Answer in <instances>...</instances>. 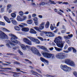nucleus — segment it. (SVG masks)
I'll return each instance as SVG.
<instances>
[{"label":"nucleus","instance_id":"f03ea898","mask_svg":"<svg viewBox=\"0 0 77 77\" xmlns=\"http://www.w3.org/2000/svg\"><path fill=\"white\" fill-rule=\"evenodd\" d=\"M9 35L11 37V42L14 44H18V41L17 40H15L17 39L18 38L16 35L12 34H9Z\"/></svg>","mask_w":77,"mask_h":77},{"label":"nucleus","instance_id":"7ed1b4c3","mask_svg":"<svg viewBox=\"0 0 77 77\" xmlns=\"http://www.w3.org/2000/svg\"><path fill=\"white\" fill-rule=\"evenodd\" d=\"M44 34L48 35H49V37H53L55 36L54 34V33H53L52 32H51L42 31L40 33V35H41V36H44Z\"/></svg>","mask_w":77,"mask_h":77},{"label":"nucleus","instance_id":"1a4fd4ad","mask_svg":"<svg viewBox=\"0 0 77 77\" xmlns=\"http://www.w3.org/2000/svg\"><path fill=\"white\" fill-rule=\"evenodd\" d=\"M28 38L30 39V40L33 41V42H36L37 44H39L40 43V42L38 39H36L34 38L33 37H28Z\"/></svg>","mask_w":77,"mask_h":77},{"label":"nucleus","instance_id":"338daca9","mask_svg":"<svg viewBox=\"0 0 77 77\" xmlns=\"http://www.w3.org/2000/svg\"><path fill=\"white\" fill-rule=\"evenodd\" d=\"M38 17L40 18H42V16L41 15H39Z\"/></svg>","mask_w":77,"mask_h":77},{"label":"nucleus","instance_id":"6e6d98bb","mask_svg":"<svg viewBox=\"0 0 77 77\" xmlns=\"http://www.w3.org/2000/svg\"><path fill=\"white\" fill-rule=\"evenodd\" d=\"M46 77H54V76H52V75H49L48 74H47L46 75Z\"/></svg>","mask_w":77,"mask_h":77},{"label":"nucleus","instance_id":"4d7b16f0","mask_svg":"<svg viewBox=\"0 0 77 77\" xmlns=\"http://www.w3.org/2000/svg\"><path fill=\"white\" fill-rule=\"evenodd\" d=\"M36 70L37 71H38V72H40V73H42V72L41 71V70H40V69H36Z\"/></svg>","mask_w":77,"mask_h":77},{"label":"nucleus","instance_id":"bb28decb","mask_svg":"<svg viewBox=\"0 0 77 77\" xmlns=\"http://www.w3.org/2000/svg\"><path fill=\"white\" fill-rule=\"evenodd\" d=\"M34 29L35 30H37V31L39 32H41V31L40 30L39 27H38L35 26L34 27Z\"/></svg>","mask_w":77,"mask_h":77},{"label":"nucleus","instance_id":"ea45409f","mask_svg":"<svg viewBox=\"0 0 77 77\" xmlns=\"http://www.w3.org/2000/svg\"><path fill=\"white\" fill-rule=\"evenodd\" d=\"M8 72H11V73H15V74H21L20 72H15L12 71H9Z\"/></svg>","mask_w":77,"mask_h":77},{"label":"nucleus","instance_id":"3c124183","mask_svg":"<svg viewBox=\"0 0 77 77\" xmlns=\"http://www.w3.org/2000/svg\"><path fill=\"white\" fill-rule=\"evenodd\" d=\"M64 38L65 39H69V38L68 37V36H64Z\"/></svg>","mask_w":77,"mask_h":77},{"label":"nucleus","instance_id":"7c9ffc66","mask_svg":"<svg viewBox=\"0 0 77 77\" xmlns=\"http://www.w3.org/2000/svg\"><path fill=\"white\" fill-rule=\"evenodd\" d=\"M13 74H14L13 75V77H19L20 76V75H18L16 73H13Z\"/></svg>","mask_w":77,"mask_h":77},{"label":"nucleus","instance_id":"e2e57ef3","mask_svg":"<svg viewBox=\"0 0 77 77\" xmlns=\"http://www.w3.org/2000/svg\"><path fill=\"white\" fill-rule=\"evenodd\" d=\"M62 27L63 29H64V30H66V28H65V26L63 25Z\"/></svg>","mask_w":77,"mask_h":77},{"label":"nucleus","instance_id":"cd10ccee","mask_svg":"<svg viewBox=\"0 0 77 77\" xmlns=\"http://www.w3.org/2000/svg\"><path fill=\"white\" fill-rule=\"evenodd\" d=\"M16 70H17L16 71L17 72H23V73H26V74H27V72H24L20 70V69L17 68L16 69Z\"/></svg>","mask_w":77,"mask_h":77},{"label":"nucleus","instance_id":"20e7f679","mask_svg":"<svg viewBox=\"0 0 77 77\" xmlns=\"http://www.w3.org/2000/svg\"><path fill=\"white\" fill-rule=\"evenodd\" d=\"M60 68L61 69L63 70L64 71H65V72H66L71 71L72 69L71 68L67 66L66 65H64L63 66L62 65H61Z\"/></svg>","mask_w":77,"mask_h":77},{"label":"nucleus","instance_id":"f704fd0d","mask_svg":"<svg viewBox=\"0 0 77 77\" xmlns=\"http://www.w3.org/2000/svg\"><path fill=\"white\" fill-rule=\"evenodd\" d=\"M72 48H73V47H71L69 48L68 49V51H71L72 49Z\"/></svg>","mask_w":77,"mask_h":77},{"label":"nucleus","instance_id":"c756f323","mask_svg":"<svg viewBox=\"0 0 77 77\" xmlns=\"http://www.w3.org/2000/svg\"><path fill=\"white\" fill-rule=\"evenodd\" d=\"M7 10H9V9H11L12 8V5L11 4H8L7 6Z\"/></svg>","mask_w":77,"mask_h":77},{"label":"nucleus","instance_id":"c85d7f7f","mask_svg":"<svg viewBox=\"0 0 77 77\" xmlns=\"http://www.w3.org/2000/svg\"><path fill=\"white\" fill-rule=\"evenodd\" d=\"M11 16L13 18H15L16 17V14L14 13H13L11 14Z\"/></svg>","mask_w":77,"mask_h":77},{"label":"nucleus","instance_id":"4be33fe9","mask_svg":"<svg viewBox=\"0 0 77 77\" xmlns=\"http://www.w3.org/2000/svg\"><path fill=\"white\" fill-rule=\"evenodd\" d=\"M37 47L39 48L42 49V50H46V48H45V47L44 46L38 45L37 46Z\"/></svg>","mask_w":77,"mask_h":77},{"label":"nucleus","instance_id":"412c9836","mask_svg":"<svg viewBox=\"0 0 77 77\" xmlns=\"http://www.w3.org/2000/svg\"><path fill=\"white\" fill-rule=\"evenodd\" d=\"M14 28L16 30H17V31H20L21 30V28L17 26H15Z\"/></svg>","mask_w":77,"mask_h":77},{"label":"nucleus","instance_id":"39448f33","mask_svg":"<svg viewBox=\"0 0 77 77\" xmlns=\"http://www.w3.org/2000/svg\"><path fill=\"white\" fill-rule=\"evenodd\" d=\"M56 56L57 58H58V59H65V58L66 55H65V53L60 52L58 53L56 55Z\"/></svg>","mask_w":77,"mask_h":77},{"label":"nucleus","instance_id":"774afa93","mask_svg":"<svg viewBox=\"0 0 77 77\" xmlns=\"http://www.w3.org/2000/svg\"><path fill=\"white\" fill-rule=\"evenodd\" d=\"M63 4H64L65 5H68V3L67 2H64L63 3Z\"/></svg>","mask_w":77,"mask_h":77},{"label":"nucleus","instance_id":"b1692460","mask_svg":"<svg viewBox=\"0 0 77 77\" xmlns=\"http://www.w3.org/2000/svg\"><path fill=\"white\" fill-rule=\"evenodd\" d=\"M49 26H50V22H49V21H47L45 25V28H46V29L48 28Z\"/></svg>","mask_w":77,"mask_h":77},{"label":"nucleus","instance_id":"13d9d810","mask_svg":"<svg viewBox=\"0 0 77 77\" xmlns=\"http://www.w3.org/2000/svg\"><path fill=\"white\" fill-rule=\"evenodd\" d=\"M26 19V16H23V18L22 19V21H24V20H25Z\"/></svg>","mask_w":77,"mask_h":77},{"label":"nucleus","instance_id":"79ce46f5","mask_svg":"<svg viewBox=\"0 0 77 77\" xmlns=\"http://www.w3.org/2000/svg\"><path fill=\"white\" fill-rule=\"evenodd\" d=\"M14 64H16V65H20V63L17 61L14 62Z\"/></svg>","mask_w":77,"mask_h":77},{"label":"nucleus","instance_id":"393cba45","mask_svg":"<svg viewBox=\"0 0 77 77\" xmlns=\"http://www.w3.org/2000/svg\"><path fill=\"white\" fill-rule=\"evenodd\" d=\"M30 72H31V73L32 74H33V75H36L37 76H38V75H36V74H37V73L35 71L33 70H31ZM33 73H35V74H34Z\"/></svg>","mask_w":77,"mask_h":77},{"label":"nucleus","instance_id":"f3484780","mask_svg":"<svg viewBox=\"0 0 77 77\" xmlns=\"http://www.w3.org/2000/svg\"><path fill=\"white\" fill-rule=\"evenodd\" d=\"M69 65L71 66H73V67H74L75 65V63H74V62L72 61H70Z\"/></svg>","mask_w":77,"mask_h":77},{"label":"nucleus","instance_id":"423d86ee","mask_svg":"<svg viewBox=\"0 0 77 77\" xmlns=\"http://www.w3.org/2000/svg\"><path fill=\"white\" fill-rule=\"evenodd\" d=\"M31 51L35 54H37L39 56H41V54L39 53L38 50H37L34 47H32L31 48Z\"/></svg>","mask_w":77,"mask_h":77},{"label":"nucleus","instance_id":"e433bc0d","mask_svg":"<svg viewBox=\"0 0 77 77\" xmlns=\"http://www.w3.org/2000/svg\"><path fill=\"white\" fill-rule=\"evenodd\" d=\"M18 52L19 53V54H20V55L21 56H23V55H24L23 53L21 52V51L20 50H19Z\"/></svg>","mask_w":77,"mask_h":77},{"label":"nucleus","instance_id":"0e129e2a","mask_svg":"<svg viewBox=\"0 0 77 77\" xmlns=\"http://www.w3.org/2000/svg\"><path fill=\"white\" fill-rule=\"evenodd\" d=\"M5 69H10V70H11L12 69V68H7Z\"/></svg>","mask_w":77,"mask_h":77},{"label":"nucleus","instance_id":"680f3d73","mask_svg":"<svg viewBox=\"0 0 77 77\" xmlns=\"http://www.w3.org/2000/svg\"><path fill=\"white\" fill-rule=\"evenodd\" d=\"M67 48H68V45H66L64 47V50H66Z\"/></svg>","mask_w":77,"mask_h":77},{"label":"nucleus","instance_id":"58836bf2","mask_svg":"<svg viewBox=\"0 0 77 77\" xmlns=\"http://www.w3.org/2000/svg\"><path fill=\"white\" fill-rule=\"evenodd\" d=\"M0 25H2V26H5V23L0 21Z\"/></svg>","mask_w":77,"mask_h":77},{"label":"nucleus","instance_id":"69168bd1","mask_svg":"<svg viewBox=\"0 0 77 77\" xmlns=\"http://www.w3.org/2000/svg\"><path fill=\"white\" fill-rule=\"evenodd\" d=\"M1 12H3V11H4V8H2L1 9Z\"/></svg>","mask_w":77,"mask_h":77},{"label":"nucleus","instance_id":"aec40b11","mask_svg":"<svg viewBox=\"0 0 77 77\" xmlns=\"http://www.w3.org/2000/svg\"><path fill=\"white\" fill-rule=\"evenodd\" d=\"M71 60L69 59H66L64 61V62L65 63H66V64H68V65H69V63H70V61H71Z\"/></svg>","mask_w":77,"mask_h":77},{"label":"nucleus","instance_id":"ddd939ff","mask_svg":"<svg viewBox=\"0 0 77 77\" xmlns=\"http://www.w3.org/2000/svg\"><path fill=\"white\" fill-rule=\"evenodd\" d=\"M20 47H21L22 50H26L27 49V48H26V47H28L29 46H28V45H26V46L22 44L20 45Z\"/></svg>","mask_w":77,"mask_h":77},{"label":"nucleus","instance_id":"bf43d9fd","mask_svg":"<svg viewBox=\"0 0 77 77\" xmlns=\"http://www.w3.org/2000/svg\"><path fill=\"white\" fill-rule=\"evenodd\" d=\"M36 17V14L34 13V14H32V17Z\"/></svg>","mask_w":77,"mask_h":77},{"label":"nucleus","instance_id":"6e6552de","mask_svg":"<svg viewBox=\"0 0 77 77\" xmlns=\"http://www.w3.org/2000/svg\"><path fill=\"white\" fill-rule=\"evenodd\" d=\"M23 41L26 44L29 45H32V42L28 39L27 38H23Z\"/></svg>","mask_w":77,"mask_h":77},{"label":"nucleus","instance_id":"8fccbe9b","mask_svg":"<svg viewBox=\"0 0 77 77\" xmlns=\"http://www.w3.org/2000/svg\"><path fill=\"white\" fill-rule=\"evenodd\" d=\"M68 37L70 38H72V37H73V35L72 34H71L70 35H68Z\"/></svg>","mask_w":77,"mask_h":77},{"label":"nucleus","instance_id":"2f4dec72","mask_svg":"<svg viewBox=\"0 0 77 77\" xmlns=\"http://www.w3.org/2000/svg\"><path fill=\"white\" fill-rule=\"evenodd\" d=\"M66 42H67V43L69 45L71 44V42H70V41H69V40L68 39H66Z\"/></svg>","mask_w":77,"mask_h":77},{"label":"nucleus","instance_id":"a18cd8bd","mask_svg":"<svg viewBox=\"0 0 77 77\" xmlns=\"http://www.w3.org/2000/svg\"><path fill=\"white\" fill-rule=\"evenodd\" d=\"M33 20L35 21H38V17H36L33 18Z\"/></svg>","mask_w":77,"mask_h":77},{"label":"nucleus","instance_id":"603ef678","mask_svg":"<svg viewBox=\"0 0 77 77\" xmlns=\"http://www.w3.org/2000/svg\"><path fill=\"white\" fill-rule=\"evenodd\" d=\"M6 46L7 47H8L9 48H11V47L10 46V45L9 43H7L6 44Z\"/></svg>","mask_w":77,"mask_h":77},{"label":"nucleus","instance_id":"5701e85b","mask_svg":"<svg viewBox=\"0 0 77 77\" xmlns=\"http://www.w3.org/2000/svg\"><path fill=\"white\" fill-rule=\"evenodd\" d=\"M17 20L18 21H23L22 18H21V17H20V16H17Z\"/></svg>","mask_w":77,"mask_h":77},{"label":"nucleus","instance_id":"864d4df0","mask_svg":"<svg viewBox=\"0 0 77 77\" xmlns=\"http://www.w3.org/2000/svg\"><path fill=\"white\" fill-rule=\"evenodd\" d=\"M19 26L20 27H21V28H24V26L23 25L21 24H20Z\"/></svg>","mask_w":77,"mask_h":77},{"label":"nucleus","instance_id":"09e8293b","mask_svg":"<svg viewBox=\"0 0 77 77\" xmlns=\"http://www.w3.org/2000/svg\"><path fill=\"white\" fill-rule=\"evenodd\" d=\"M34 23H35V24L36 26H38V25H39V23H38V21L34 22Z\"/></svg>","mask_w":77,"mask_h":77},{"label":"nucleus","instance_id":"052dcab7","mask_svg":"<svg viewBox=\"0 0 77 77\" xmlns=\"http://www.w3.org/2000/svg\"><path fill=\"white\" fill-rule=\"evenodd\" d=\"M52 57V59H54L55 57H54V54H52V56H51V57Z\"/></svg>","mask_w":77,"mask_h":77},{"label":"nucleus","instance_id":"a211bd4d","mask_svg":"<svg viewBox=\"0 0 77 77\" xmlns=\"http://www.w3.org/2000/svg\"><path fill=\"white\" fill-rule=\"evenodd\" d=\"M30 32L31 33H32L33 34H36L37 33L36 31H35V30L33 29H30Z\"/></svg>","mask_w":77,"mask_h":77},{"label":"nucleus","instance_id":"c03bdc74","mask_svg":"<svg viewBox=\"0 0 77 77\" xmlns=\"http://www.w3.org/2000/svg\"><path fill=\"white\" fill-rule=\"evenodd\" d=\"M9 43L10 44H11V45H12L13 46H16V45H17L13 43H12V42H9Z\"/></svg>","mask_w":77,"mask_h":77},{"label":"nucleus","instance_id":"72a5a7b5","mask_svg":"<svg viewBox=\"0 0 77 77\" xmlns=\"http://www.w3.org/2000/svg\"><path fill=\"white\" fill-rule=\"evenodd\" d=\"M3 30H4V31H5V32H10L9 30L5 28H3Z\"/></svg>","mask_w":77,"mask_h":77},{"label":"nucleus","instance_id":"a878e982","mask_svg":"<svg viewBox=\"0 0 77 77\" xmlns=\"http://www.w3.org/2000/svg\"><path fill=\"white\" fill-rule=\"evenodd\" d=\"M27 23L29 24H31L33 23V20L32 19L29 20L27 21Z\"/></svg>","mask_w":77,"mask_h":77},{"label":"nucleus","instance_id":"2eb2a0df","mask_svg":"<svg viewBox=\"0 0 77 77\" xmlns=\"http://www.w3.org/2000/svg\"><path fill=\"white\" fill-rule=\"evenodd\" d=\"M4 18L5 21L7 22V23H11V21L10 20H9V18H8L7 17L5 16L4 17Z\"/></svg>","mask_w":77,"mask_h":77},{"label":"nucleus","instance_id":"dca6fc26","mask_svg":"<svg viewBox=\"0 0 77 77\" xmlns=\"http://www.w3.org/2000/svg\"><path fill=\"white\" fill-rule=\"evenodd\" d=\"M22 30L23 32H29V29L28 28H22Z\"/></svg>","mask_w":77,"mask_h":77},{"label":"nucleus","instance_id":"37998d69","mask_svg":"<svg viewBox=\"0 0 77 77\" xmlns=\"http://www.w3.org/2000/svg\"><path fill=\"white\" fill-rule=\"evenodd\" d=\"M50 29L51 30H54V27H53L52 24L51 25Z\"/></svg>","mask_w":77,"mask_h":77},{"label":"nucleus","instance_id":"de8ad7c7","mask_svg":"<svg viewBox=\"0 0 77 77\" xmlns=\"http://www.w3.org/2000/svg\"><path fill=\"white\" fill-rule=\"evenodd\" d=\"M49 2H51L50 3V4H56V3L54 2V1H51H51H49Z\"/></svg>","mask_w":77,"mask_h":77},{"label":"nucleus","instance_id":"473e14b6","mask_svg":"<svg viewBox=\"0 0 77 77\" xmlns=\"http://www.w3.org/2000/svg\"><path fill=\"white\" fill-rule=\"evenodd\" d=\"M47 4V3L43 2L40 4V5H46Z\"/></svg>","mask_w":77,"mask_h":77},{"label":"nucleus","instance_id":"6ab92c4d","mask_svg":"<svg viewBox=\"0 0 77 77\" xmlns=\"http://www.w3.org/2000/svg\"><path fill=\"white\" fill-rule=\"evenodd\" d=\"M54 11H55V12H57L58 14H59V15H62V16H63V14H62V13H61L60 12L57 11H57V10L56 9H54Z\"/></svg>","mask_w":77,"mask_h":77},{"label":"nucleus","instance_id":"4468645a","mask_svg":"<svg viewBox=\"0 0 77 77\" xmlns=\"http://www.w3.org/2000/svg\"><path fill=\"white\" fill-rule=\"evenodd\" d=\"M40 59L41 60L42 62H45V63H49L48 61L47 60H46V59L42 57H41Z\"/></svg>","mask_w":77,"mask_h":77},{"label":"nucleus","instance_id":"5fc2aeb1","mask_svg":"<svg viewBox=\"0 0 77 77\" xmlns=\"http://www.w3.org/2000/svg\"><path fill=\"white\" fill-rule=\"evenodd\" d=\"M65 32H66V30H63L61 31V33H65Z\"/></svg>","mask_w":77,"mask_h":77},{"label":"nucleus","instance_id":"9d476101","mask_svg":"<svg viewBox=\"0 0 77 77\" xmlns=\"http://www.w3.org/2000/svg\"><path fill=\"white\" fill-rule=\"evenodd\" d=\"M6 35L2 31H0V39H3L5 38V36Z\"/></svg>","mask_w":77,"mask_h":77},{"label":"nucleus","instance_id":"49530a36","mask_svg":"<svg viewBox=\"0 0 77 77\" xmlns=\"http://www.w3.org/2000/svg\"><path fill=\"white\" fill-rule=\"evenodd\" d=\"M25 61H26V62H27V61H28L29 63H31V64H32V62L29 60H27V59H25Z\"/></svg>","mask_w":77,"mask_h":77},{"label":"nucleus","instance_id":"c9c22d12","mask_svg":"<svg viewBox=\"0 0 77 77\" xmlns=\"http://www.w3.org/2000/svg\"><path fill=\"white\" fill-rule=\"evenodd\" d=\"M37 38L38 39H40L41 41H44V39L42 37H41L38 36L37 37Z\"/></svg>","mask_w":77,"mask_h":77},{"label":"nucleus","instance_id":"a19ab883","mask_svg":"<svg viewBox=\"0 0 77 77\" xmlns=\"http://www.w3.org/2000/svg\"><path fill=\"white\" fill-rule=\"evenodd\" d=\"M72 50H73V52L75 53H76V52H77V50H76V49H75L73 47Z\"/></svg>","mask_w":77,"mask_h":77},{"label":"nucleus","instance_id":"f8f14e48","mask_svg":"<svg viewBox=\"0 0 77 77\" xmlns=\"http://www.w3.org/2000/svg\"><path fill=\"white\" fill-rule=\"evenodd\" d=\"M10 20L11 21V23H12L14 25H17L18 24L17 22L15 20H14L13 18H11Z\"/></svg>","mask_w":77,"mask_h":77},{"label":"nucleus","instance_id":"f257e3e1","mask_svg":"<svg viewBox=\"0 0 77 77\" xmlns=\"http://www.w3.org/2000/svg\"><path fill=\"white\" fill-rule=\"evenodd\" d=\"M62 37L59 36L57 37L56 38L54 41V42H55V43H56L57 47H59V48H59L56 47H54L55 50L58 51H60L62 50V48L63 47L64 44L65 43V41H63V42L62 41Z\"/></svg>","mask_w":77,"mask_h":77},{"label":"nucleus","instance_id":"4c0bfd02","mask_svg":"<svg viewBox=\"0 0 77 77\" xmlns=\"http://www.w3.org/2000/svg\"><path fill=\"white\" fill-rule=\"evenodd\" d=\"M73 74L75 77H77V72L75 71H74L73 72Z\"/></svg>","mask_w":77,"mask_h":77},{"label":"nucleus","instance_id":"9b49d317","mask_svg":"<svg viewBox=\"0 0 77 77\" xmlns=\"http://www.w3.org/2000/svg\"><path fill=\"white\" fill-rule=\"evenodd\" d=\"M45 24V22H43L41 24H40V26L39 27L40 30H41L44 29Z\"/></svg>","mask_w":77,"mask_h":77},{"label":"nucleus","instance_id":"0eeeda50","mask_svg":"<svg viewBox=\"0 0 77 77\" xmlns=\"http://www.w3.org/2000/svg\"><path fill=\"white\" fill-rule=\"evenodd\" d=\"M42 54L45 57H46V58H47L48 59L51 58V56H52V54L47 52H43L42 53Z\"/></svg>","mask_w":77,"mask_h":77}]
</instances>
